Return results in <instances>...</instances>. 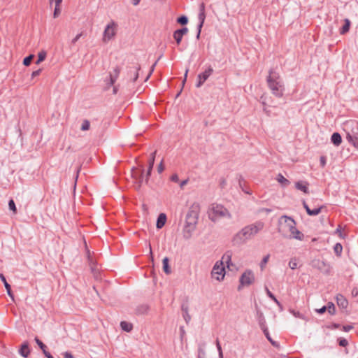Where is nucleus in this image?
Returning a JSON list of instances; mask_svg holds the SVG:
<instances>
[{
	"label": "nucleus",
	"mask_w": 358,
	"mask_h": 358,
	"mask_svg": "<svg viewBox=\"0 0 358 358\" xmlns=\"http://www.w3.org/2000/svg\"><path fill=\"white\" fill-rule=\"evenodd\" d=\"M279 231L286 238L295 239L299 241L304 240V234L296 227L295 221L286 215L280 220Z\"/></svg>",
	"instance_id": "nucleus-1"
},
{
	"label": "nucleus",
	"mask_w": 358,
	"mask_h": 358,
	"mask_svg": "<svg viewBox=\"0 0 358 358\" xmlns=\"http://www.w3.org/2000/svg\"><path fill=\"white\" fill-rule=\"evenodd\" d=\"M264 227V224L261 221L245 226L235 235L234 242L236 244L242 243L257 234Z\"/></svg>",
	"instance_id": "nucleus-2"
},
{
	"label": "nucleus",
	"mask_w": 358,
	"mask_h": 358,
	"mask_svg": "<svg viewBox=\"0 0 358 358\" xmlns=\"http://www.w3.org/2000/svg\"><path fill=\"white\" fill-rule=\"evenodd\" d=\"M267 83L269 89L275 96L278 97L282 96L285 88L278 73L271 71L267 77Z\"/></svg>",
	"instance_id": "nucleus-3"
},
{
	"label": "nucleus",
	"mask_w": 358,
	"mask_h": 358,
	"mask_svg": "<svg viewBox=\"0 0 358 358\" xmlns=\"http://www.w3.org/2000/svg\"><path fill=\"white\" fill-rule=\"evenodd\" d=\"M231 258V255L226 253L222 256L220 261L215 263L211 272V275L213 278L217 281H221L224 279L225 276L224 265L229 268Z\"/></svg>",
	"instance_id": "nucleus-4"
},
{
	"label": "nucleus",
	"mask_w": 358,
	"mask_h": 358,
	"mask_svg": "<svg viewBox=\"0 0 358 358\" xmlns=\"http://www.w3.org/2000/svg\"><path fill=\"white\" fill-rule=\"evenodd\" d=\"M200 212V206L197 203H194L189 208L186 215L185 230L190 233L194 229L197 223Z\"/></svg>",
	"instance_id": "nucleus-5"
},
{
	"label": "nucleus",
	"mask_w": 358,
	"mask_h": 358,
	"mask_svg": "<svg viewBox=\"0 0 358 358\" xmlns=\"http://www.w3.org/2000/svg\"><path fill=\"white\" fill-rule=\"evenodd\" d=\"M208 216L213 221L220 218H230L231 215L228 210L222 205L212 204L208 210Z\"/></svg>",
	"instance_id": "nucleus-6"
},
{
	"label": "nucleus",
	"mask_w": 358,
	"mask_h": 358,
	"mask_svg": "<svg viewBox=\"0 0 358 358\" xmlns=\"http://www.w3.org/2000/svg\"><path fill=\"white\" fill-rule=\"evenodd\" d=\"M117 24L114 21L110 22L105 27L102 41L104 43H108L110 41L113 39L117 34Z\"/></svg>",
	"instance_id": "nucleus-7"
},
{
	"label": "nucleus",
	"mask_w": 358,
	"mask_h": 358,
	"mask_svg": "<svg viewBox=\"0 0 358 358\" xmlns=\"http://www.w3.org/2000/svg\"><path fill=\"white\" fill-rule=\"evenodd\" d=\"M255 278L252 271L248 270L244 272L240 278V286L238 289H241V286H249L255 282Z\"/></svg>",
	"instance_id": "nucleus-8"
},
{
	"label": "nucleus",
	"mask_w": 358,
	"mask_h": 358,
	"mask_svg": "<svg viewBox=\"0 0 358 358\" xmlns=\"http://www.w3.org/2000/svg\"><path fill=\"white\" fill-rule=\"evenodd\" d=\"M213 71V68L209 66L203 73L199 74L197 77L198 81L196 84V87L198 88L200 87L212 74Z\"/></svg>",
	"instance_id": "nucleus-9"
},
{
	"label": "nucleus",
	"mask_w": 358,
	"mask_h": 358,
	"mask_svg": "<svg viewBox=\"0 0 358 358\" xmlns=\"http://www.w3.org/2000/svg\"><path fill=\"white\" fill-rule=\"evenodd\" d=\"M308 186L309 184L306 181H298L295 183L296 188L306 194L308 193Z\"/></svg>",
	"instance_id": "nucleus-10"
},
{
	"label": "nucleus",
	"mask_w": 358,
	"mask_h": 358,
	"mask_svg": "<svg viewBox=\"0 0 358 358\" xmlns=\"http://www.w3.org/2000/svg\"><path fill=\"white\" fill-rule=\"evenodd\" d=\"M20 354L23 357H27L30 353V350H29V343L28 342H24L20 349V351H19Z\"/></svg>",
	"instance_id": "nucleus-11"
},
{
	"label": "nucleus",
	"mask_w": 358,
	"mask_h": 358,
	"mask_svg": "<svg viewBox=\"0 0 358 358\" xmlns=\"http://www.w3.org/2000/svg\"><path fill=\"white\" fill-rule=\"evenodd\" d=\"M303 207L306 209L307 213L309 215H317L321 212L322 207L316 208L313 210H311L305 201H303Z\"/></svg>",
	"instance_id": "nucleus-12"
},
{
	"label": "nucleus",
	"mask_w": 358,
	"mask_h": 358,
	"mask_svg": "<svg viewBox=\"0 0 358 358\" xmlns=\"http://www.w3.org/2000/svg\"><path fill=\"white\" fill-rule=\"evenodd\" d=\"M166 221V215L164 213H161L157 218V228H158V229L162 228L164 226Z\"/></svg>",
	"instance_id": "nucleus-13"
},
{
	"label": "nucleus",
	"mask_w": 358,
	"mask_h": 358,
	"mask_svg": "<svg viewBox=\"0 0 358 358\" xmlns=\"http://www.w3.org/2000/svg\"><path fill=\"white\" fill-rule=\"evenodd\" d=\"M331 142L336 146H338L342 142L341 136L338 133H334L331 138Z\"/></svg>",
	"instance_id": "nucleus-14"
},
{
	"label": "nucleus",
	"mask_w": 358,
	"mask_h": 358,
	"mask_svg": "<svg viewBox=\"0 0 358 358\" xmlns=\"http://www.w3.org/2000/svg\"><path fill=\"white\" fill-rule=\"evenodd\" d=\"M120 68L117 66L113 69V72L110 73V82H111L112 85L116 81V80L120 74Z\"/></svg>",
	"instance_id": "nucleus-15"
},
{
	"label": "nucleus",
	"mask_w": 358,
	"mask_h": 358,
	"mask_svg": "<svg viewBox=\"0 0 358 358\" xmlns=\"http://www.w3.org/2000/svg\"><path fill=\"white\" fill-rule=\"evenodd\" d=\"M198 17H199V31H198V34H197V38H199L200 36L201 27L205 21L206 13H199Z\"/></svg>",
	"instance_id": "nucleus-16"
},
{
	"label": "nucleus",
	"mask_w": 358,
	"mask_h": 358,
	"mask_svg": "<svg viewBox=\"0 0 358 358\" xmlns=\"http://www.w3.org/2000/svg\"><path fill=\"white\" fill-rule=\"evenodd\" d=\"M337 299V303L338 305L343 308H345L347 306H348V301L341 295H339L337 296L336 298Z\"/></svg>",
	"instance_id": "nucleus-17"
},
{
	"label": "nucleus",
	"mask_w": 358,
	"mask_h": 358,
	"mask_svg": "<svg viewBox=\"0 0 358 358\" xmlns=\"http://www.w3.org/2000/svg\"><path fill=\"white\" fill-rule=\"evenodd\" d=\"M169 258L168 257H164L163 259V261H162V263H163V270L164 271L165 273L166 274H170L171 273V268L169 266Z\"/></svg>",
	"instance_id": "nucleus-18"
},
{
	"label": "nucleus",
	"mask_w": 358,
	"mask_h": 358,
	"mask_svg": "<svg viewBox=\"0 0 358 358\" xmlns=\"http://www.w3.org/2000/svg\"><path fill=\"white\" fill-rule=\"evenodd\" d=\"M277 181L283 187H286L289 184V181L286 179L282 174L279 173L276 178Z\"/></svg>",
	"instance_id": "nucleus-19"
},
{
	"label": "nucleus",
	"mask_w": 358,
	"mask_h": 358,
	"mask_svg": "<svg viewBox=\"0 0 358 358\" xmlns=\"http://www.w3.org/2000/svg\"><path fill=\"white\" fill-rule=\"evenodd\" d=\"M345 22V24L343 26V27L341 28V31H340V34H346L349 29H350V21L348 20V19H345L344 20Z\"/></svg>",
	"instance_id": "nucleus-20"
},
{
	"label": "nucleus",
	"mask_w": 358,
	"mask_h": 358,
	"mask_svg": "<svg viewBox=\"0 0 358 358\" xmlns=\"http://www.w3.org/2000/svg\"><path fill=\"white\" fill-rule=\"evenodd\" d=\"M347 140L349 143H352L355 148H358V138L352 136L350 134H348L346 136Z\"/></svg>",
	"instance_id": "nucleus-21"
},
{
	"label": "nucleus",
	"mask_w": 358,
	"mask_h": 358,
	"mask_svg": "<svg viewBox=\"0 0 358 358\" xmlns=\"http://www.w3.org/2000/svg\"><path fill=\"white\" fill-rule=\"evenodd\" d=\"M120 326H121V328L122 329V330H124L127 332L131 331L133 328V326L131 323L125 322V321L121 322Z\"/></svg>",
	"instance_id": "nucleus-22"
},
{
	"label": "nucleus",
	"mask_w": 358,
	"mask_h": 358,
	"mask_svg": "<svg viewBox=\"0 0 358 358\" xmlns=\"http://www.w3.org/2000/svg\"><path fill=\"white\" fill-rule=\"evenodd\" d=\"M266 292L267 295L279 306L280 310H282V306L275 296L271 292V291L266 287Z\"/></svg>",
	"instance_id": "nucleus-23"
},
{
	"label": "nucleus",
	"mask_w": 358,
	"mask_h": 358,
	"mask_svg": "<svg viewBox=\"0 0 358 358\" xmlns=\"http://www.w3.org/2000/svg\"><path fill=\"white\" fill-rule=\"evenodd\" d=\"M298 264L299 259L295 257L290 259L288 264L289 267L292 270L296 269L298 266Z\"/></svg>",
	"instance_id": "nucleus-24"
},
{
	"label": "nucleus",
	"mask_w": 358,
	"mask_h": 358,
	"mask_svg": "<svg viewBox=\"0 0 358 358\" xmlns=\"http://www.w3.org/2000/svg\"><path fill=\"white\" fill-rule=\"evenodd\" d=\"M334 252L335 253L338 255V256H340L342 253V251H343V247L341 245V244L340 243H336L334 248Z\"/></svg>",
	"instance_id": "nucleus-25"
},
{
	"label": "nucleus",
	"mask_w": 358,
	"mask_h": 358,
	"mask_svg": "<svg viewBox=\"0 0 358 358\" xmlns=\"http://www.w3.org/2000/svg\"><path fill=\"white\" fill-rule=\"evenodd\" d=\"M183 36L181 35L179 32H177L176 31L173 33V38L176 40L178 45H179L182 41Z\"/></svg>",
	"instance_id": "nucleus-26"
},
{
	"label": "nucleus",
	"mask_w": 358,
	"mask_h": 358,
	"mask_svg": "<svg viewBox=\"0 0 358 358\" xmlns=\"http://www.w3.org/2000/svg\"><path fill=\"white\" fill-rule=\"evenodd\" d=\"M35 341L39 346V348L43 350V352L45 353L46 352V345L43 344V343L39 340L37 337L35 338Z\"/></svg>",
	"instance_id": "nucleus-27"
},
{
	"label": "nucleus",
	"mask_w": 358,
	"mask_h": 358,
	"mask_svg": "<svg viewBox=\"0 0 358 358\" xmlns=\"http://www.w3.org/2000/svg\"><path fill=\"white\" fill-rule=\"evenodd\" d=\"M61 13V7L60 4H55L54 13H53V17L54 18H57Z\"/></svg>",
	"instance_id": "nucleus-28"
},
{
	"label": "nucleus",
	"mask_w": 358,
	"mask_h": 358,
	"mask_svg": "<svg viewBox=\"0 0 358 358\" xmlns=\"http://www.w3.org/2000/svg\"><path fill=\"white\" fill-rule=\"evenodd\" d=\"M45 57H46V53L45 52H39L38 55V59L36 61V64H38L41 62H42L43 61H44L45 59Z\"/></svg>",
	"instance_id": "nucleus-29"
},
{
	"label": "nucleus",
	"mask_w": 358,
	"mask_h": 358,
	"mask_svg": "<svg viewBox=\"0 0 358 358\" xmlns=\"http://www.w3.org/2000/svg\"><path fill=\"white\" fill-rule=\"evenodd\" d=\"M90 123L88 120H84L81 125V130L82 131H87L90 129Z\"/></svg>",
	"instance_id": "nucleus-30"
},
{
	"label": "nucleus",
	"mask_w": 358,
	"mask_h": 358,
	"mask_svg": "<svg viewBox=\"0 0 358 358\" xmlns=\"http://www.w3.org/2000/svg\"><path fill=\"white\" fill-rule=\"evenodd\" d=\"M327 308V310L330 313V314H334L335 313V306L334 305V303H329L327 304V306H326Z\"/></svg>",
	"instance_id": "nucleus-31"
},
{
	"label": "nucleus",
	"mask_w": 358,
	"mask_h": 358,
	"mask_svg": "<svg viewBox=\"0 0 358 358\" xmlns=\"http://www.w3.org/2000/svg\"><path fill=\"white\" fill-rule=\"evenodd\" d=\"M33 57H34V55H32L25 57L23 60V64L27 66H29L32 61Z\"/></svg>",
	"instance_id": "nucleus-32"
},
{
	"label": "nucleus",
	"mask_w": 358,
	"mask_h": 358,
	"mask_svg": "<svg viewBox=\"0 0 358 358\" xmlns=\"http://www.w3.org/2000/svg\"><path fill=\"white\" fill-rule=\"evenodd\" d=\"M269 257H270L269 255H267L266 256H265L263 258V259H262V262L260 264V267H261L262 270H263L266 264H267V262H268V261L269 259Z\"/></svg>",
	"instance_id": "nucleus-33"
},
{
	"label": "nucleus",
	"mask_w": 358,
	"mask_h": 358,
	"mask_svg": "<svg viewBox=\"0 0 358 358\" xmlns=\"http://www.w3.org/2000/svg\"><path fill=\"white\" fill-rule=\"evenodd\" d=\"M8 206L10 210H11L15 214L17 213V208L13 200H10L8 202Z\"/></svg>",
	"instance_id": "nucleus-34"
},
{
	"label": "nucleus",
	"mask_w": 358,
	"mask_h": 358,
	"mask_svg": "<svg viewBox=\"0 0 358 358\" xmlns=\"http://www.w3.org/2000/svg\"><path fill=\"white\" fill-rule=\"evenodd\" d=\"M216 346H217V350H218V352H219L220 358H223L222 350V348H221V345H220L219 340L216 341Z\"/></svg>",
	"instance_id": "nucleus-35"
},
{
	"label": "nucleus",
	"mask_w": 358,
	"mask_h": 358,
	"mask_svg": "<svg viewBox=\"0 0 358 358\" xmlns=\"http://www.w3.org/2000/svg\"><path fill=\"white\" fill-rule=\"evenodd\" d=\"M188 22L187 17L181 16L178 19V22L181 24H186Z\"/></svg>",
	"instance_id": "nucleus-36"
},
{
	"label": "nucleus",
	"mask_w": 358,
	"mask_h": 358,
	"mask_svg": "<svg viewBox=\"0 0 358 358\" xmlns=\"http://www.w3.org/2000/svg\"><path fill=\"white\" fill-rule=\"evenodd\" d=\"M264 333L265 334V336H266V338H268V340L272 343L273 345H277L275 344V342H274L271 338L270 337V335H269V333H268V331L267 329H264Z\"/></svg>",
	"instance_id": "nucleus-37"
},
{
	"label": "nucleus",
	"mask_w": 358,
	"mask_h": 358,
	"mask_svg": "<svg viewBox=\"0 0 358 358\" xmlns=\"http://www.w3.org/2000/svg\"><path fill=\"white\" fill-rule=\"evenodd\" d=\"M290 312L296 317H299V318H301V319H305V317L303 316V315L301 314V313H299V311L290 310Z\"/></svg>",
	"instance_id": "nucleus-38"
},
{
	"label": "nucleus",
	"mask_w": 358,
	"mask_h": 358,
	"mask_svg": "<svg viewBox=\"0 0 358 358\" xmlns=\"http://www.w3.org/2000/svg\"><path fill=\"white\" fill-rule=\"evenodd\" d=\"M338 343H339V345L341 346H342V347H345L348 344V341L345 338H340L338 339Z\"/></svg>",
	"instance_id": "nucleus-39"
},
{
	"label": "nucleus",
	"mask_w": 358,
	"mask_h": 358,
	"mask_svg": "<svg viewBox=\"0 0 358 358\" xmlns=\"http://www.w3.org/2000/svg\"><path fill=\"white\" fill-rule=\"evenodd\" d=\"M268 96L266 94H264L261 96L262 103L264 106H268V103L267 101Z\"/></svg>",
	"instance_id": "nucleus-40"
},
{
	"label": "nucleus",
	"mask_w": 358,
	"mask_h": 358,
	"mask_svg": "<svg viewBox=\"0 0 358 358\" xmlns=\"http://www.w3.org/2000/svg\"><path fill=\"white\" fill-rule=\"evenodd\" d=\"M155 154H156V152H154L152 154L151 158H150V159L149 165L150 166V169H152V167H153L154 162H155Z\"/></svg>",
	"instance_id": "nucleus-41"
},
{
	"label": "nucleus",
	"mask_w": 358,
	"mask_h": 358,
	"mask_svg": "<svg viewBox=\"0 0 358 358\" xmlns=\"http://www.w3.org/2000/svg\"><path fill=\"white\" fill-rule=\"evenodd\" d=\"M177 32H179L181 35L184 36L188 32V29L187 27L176 30Z\"/></svg>",
	"instance_id": "nucleus-42"
},
{
	"label": "nucleus",
	"mask_w": 358,
	"mask_h": 358,
	"mask_svg": "<svg viewBox=\"0 0 358 358\" xmlns=\"http://www.w3.org/2000/svg\"><path fill=\"white\" fill-rule=\"evenodd\" d=\"M0 278L2 280V282H3L5 287L8 288V287L10 286V285L7 282V281L3 274H0Z\"/></svg>",
	"instance_id": "nucleus-43"
},
{
	"label": "nucleus",
	"mask_w": 358,
	"mask_h": 358,
	"mask_svg": "<svg viewBox=\"0 0 358 358\" xmlns=\"http://www.w3.org/2000/svg\"><path fill=\"white\" fill-rule=\"evenodd\" d=\"M171 180L174 182H178L179 181V177L177 174H173L171 176Z\"/></svg>",
	"instance_id": "nucleus-44"
},
{
	"label": "nucleus",
	"mask_w": 358,
	"mask_h": 358,
	"mask_svg": "<svg viewBox=\"0 0 358 358\" xmlns=\"http://www.w3.org/2000/svg\"><path fill=\"white\" fill-rule=\"evenodd\" d=\"M335 233L336 234H338V236L342 238H343L345 236L343 234V232L341 231V227H339L338 228H337V229L336 230Z\"/></svg>",
	"instance_id": "nucleus-45"
},
{
	"label": "nucleus",
	"mask_w": 358,
	"mask_h": 358,
	"mask_svg": "<svg viewBox=\"0 0 358 358\" xmlns=\"http://www.w3.org/2000/svg\"><path fill=\"white\" fill-rule=\"evenodd\" d=\"M82 34H78L73 39H72V43L75 44L81 37Z\"/></svg>",
	"instance_id": "nucleus-46"
},
{
	"label": "nucleus",
	"mask_w": 358,
	"mask_h": 358,
	"mask_svg": "<svg viewBox=\"0 0 358 358\" xmlns=\"http://www.w3.org/2000/svg\"><path fill=\"white\" fill-rule=\"evenodd\" d=\"M142 182H143V173L141 174V176L140 177L139 180L136 182V188H137V189L140 188Z\"/></svg>",
	"instance_id": "nucleus-47"
},
{
	"label": "nucleus",
	"mask_w": 358,
	"mask_h": 358,
	"mask_svg": "<svg viewBox=\"0 0 358 358\" xmlns=\"http://www.w3.org/2000/svg\"><path fill=\"white\" fill-rule=\"evenodd\" d=\"M6 291H7V293H8V296L13 300L14 299V296H13V294L11 292L10 286H8V288H6Z\"/></svg>",
	"instance_id": "nucleus-48"
},
{
	"label": "nucleus",
	"mask_w": 358,
	"mask_h": 358,
	"mask_svg": "<svg viewBox=\"0 0 358 358\" xmlns=\"http://www.w3.org/2000/svg\"><path fill=\"white\" fill-rule=\"evenodd\" d=\"M6 291H7V293H8V296L13 300L14 299V296H13V294L11 292L10 286H8V288H6Z\"/></svg>",
	"instance_id": "nucleus-49"
},
{
	"label": "nucleus",
	"mask_w": 358,
	"mask_h": 358,
	"mask_svg": "<svg viewBox=\"0 0 358 358\" xmlns=\"http://www.w3.org/2000/svg\"><path fill=\"white\" fill-rule=\"evenodd\" d=\"M352 329V327L350 326V325H347V326H343L342 327V330L344 331H349Z\"/></svg>",
	"instance_id": "nucleus-50"
},
{
	"label": "nucleus",
	"mask_w": 358,
	"mask_h": 358,
	"mask_svg": "<svg viewBox=\"0 0 358 358\" xmlns=\"http://www.w3.org/2000/svg\"><path fill=\"white\" fill-rule=\"evenodd\" d=\"M320 164L322 167H324L326 165V157L324 156H322L320 157Z\"/></svg>",
	"instance_id": "nucleus-51"
},
{
	"label": "nucleus",
	"mask_w": 358,
	"mask_h": 358,
	"mask_svg": "<svg viewBox=\"0 0 358 358\" xmlns=\"http://www.w3.org/2000/svg\"><path fill=\"white\" fill-rule=\"evenodd\" d=\"M316 311L320 314H322L327 311V308H326V306H323L322 308H321L320 309H317Z\"/></svg>",
	"instance_id": "nucleus-52"
},
{
	"label": "nucleus",
	"mask_w": 358,
	"mask_h": 358,
	"mask_svg": "<svg viewBox=\"0 0 358 358\" xmlns=\"http://www.w3.org/2000/svg\"><path fill=\"white\" fill-rule=\"evenodd\" d=\"M164 166L163 165V163L161 162L157 167L158 172L160 173L164 171Z\"/></svg>",
	"instance_id": "nucleus-53"
},
{
	"label": "nucleus",
	"mask_w": 358,
	"mask_h": 358,
	"mask_svg": "<svg viewBox=\"0 0 358 358\" xmlns=\"http://www.w3.org/2000/svg\"><path fill=\"white\" fill-rule=\"evenodd\" d=\"M199 13H205V4L203 3L199 6Z\"/></svg>",
	"instance_id": "nucleus-54"
},
{
	"label": "nucleus",
	"mask_w": 358,
	"mask_h": 358,
	"mask_svg": "<svg viewBox=\"0 0 358 358\" xmlns=\"http://www.w3.org/2000/svg\"><path fill=\"white\" fill-rule=\"evenodd\" d=\"M152 169H150V166L149 165V168H148V170L147 176H146V178H145V182H148L149 176H150V175L151 173Z\"/></svg>",
	"instance_id": "nucleus-55"
},
{
	"label": "nucleus",
	"mask_w": 358,
	"mask_h": 358,
	"mask_svg": "<svg viewBox=\"0 0 358 358\" xmlns=\"http://www.w3.org/2000/svg\"><path fill=\"white\" fill-rule=\"evenodd\" d=\"M41 73V70H37V71H33L32 73H31V77H36V76H38L39 74Z\"/></svg>",
	"instance_id": "nucleus-56"
},
{
	"label": "nucleus",
	"mask_w": 358,
	"mask_h": 358,
	"mask_svg": "<svg viewBox=\"0 0 358 358\" xmlns=\"http://www.w3.org/2000/svg\"><path fill=\"white\" fill-rule=\"evenodd\" d=\"M64 358H74L73 356L70 352H66L64 354Z\"/></svg>",
	"instance_id": "nucleus-57"
},
{
	"label": "nucleus",
	"mask_w": 358,
	"mask_h": 358,
	"mask_svg": "<svg viewBox=\"0 0 358 358\" xmlns=\"http://www.w3.org/2000/svg\"><path fill=\"white\" fill-rule=\"evenodd\" d=\"M50 3L55 2V4H61L62 0H49Z\"/></svg>",
	"instance_id": "nucleus-58"
},
{
	"label": "nucleus",
	"mask_w": 358,
	"mask_h": 358,
	"mask_svg": "<svg viewBox=\"0 0 358 358\" xmlns=\"http://www.w3.org/2000/svg\"><path fill=\"white\" fill-rule=\"evenodd\" d=\"M134 6H137L140 3L141 0H131Z\"/></svg>",
	"instance_id": "nucleus-59"
},
{
	"label": "nucleus",
	"mask_w": 358,
	"mask_h": 358,
	"mask_svg": "<svg viewBox=\"0 0 358 358\" xmlns=\"http://www.w3.org/2000/svg\"><path fill=\"white\" fill-rule=\"evenodd\" d=\"M187 73H188V69L186 70L185 73V78H184V80L182 81V85H184V84H185V83L186 81Z\"/></svg>",
	"instance_id": "nucleus-60"
},
{
	"label": "nucleus",
	"mask_w": 358,
	"mask_h": 358,
	"mask_svg": "<svg viewBox=\"0 0 358 358\" xmlns=\"http://www.w3.org/2000/svg\"><path fill=\"white\" fill-rule=\"evenodd\" d=\"M43 354L45 355V357H46L47 358H54V357H52V355H51L48 352H47V351H46V352H45V353H43Z\"/></svg>",
	"instance_id": "nucleus-61"
},
{
	"label": "nucleus",
	"mask_w": 358,
	"mask_h": 358,
	"mask_svg": "<svg viewBox=\"0 0 358 358\" xmlns=\"http://www.w3.org/2000/svg\"><path fill=\"white\" fill-rule=\"evenodd\" d=\"M187 183V180H185L182 181L180 184V187H183Z\"/></svg>",
	"instance_id": "nucleus-62"
},
{
	"label": "nucleus",
	"mask_w": 358,
	"mask_h": 358,
	"mask_svg": "<svg viewBox=\"0 0 358 358\" xmlns=\"http://www.w3.org/2000/svg\"><path fill=\"white\" fill-rule=\"evenodd\" d=\"M138 69L136 70V71L135 72V75H134V81H136L138 77Z\"/></svg>",
	"instance_id": "nucleus-63"
},
{
	"label": "nucleus",
	"mask_w": 358,
	"mask_h": 358,
	"mask_svg": "<svg viewBox=\"0 0 358 358\" xmlns=\"http://www.w3.org/2000/svg\"><path fill=\"white\" fill-rule=\"evenodd\" d=\"M153 68H154V65L152 66V69H151V71H153ZM152 73V72H150V73Z\"/></svg>",
	"instance_id": "nucleus-64"
}]
</instances>
